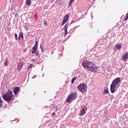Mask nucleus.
Returning a JSON list of instances; mask_svg holds the SVG:
<instances>
[{
  "label": "nucleus",
  "mask_w": 128,
  "mask_h": 128,
  "mask_svg": "<svg viewBox=\"0 0 128 128\" xmlns=\"http://www.w3.org/2000/svg\"><path fill=\"white\" fill-rule=\"evenodd\" d=\"M15 38L17 40H18V34H15Z\"/></svg>",
  "instance_id": "bb28decb"
},
{
  "label": "nucleus",
  "mask_w": 128,
  "mask_h": 128,
  "mask_svg": "<svg viewBox=\"0 0 128 128\" xmlns=\"http://www.w3.org/2000/svg\"><path fill=\"white\" fill-rule=\"evenodd\" d=\"M84 114H86V111L84 110V108H82L80 110L79 116H84Z\"/></svg>",
  "instance_id": "0eeeda50"
},
{
  "label": "nucleus",
  "mask_w": 128,
  "mask_h": 128,
  "mask_svg": "<svg viewBox=\"0 0 128 128\" xmlns=\"http://www.w3.org/2000/svg\"><path fill=\"white\" fill-rule=\"evenodd\" d=\"M78 28V26L76 27L75 28Z\"/></svg>",
  "instance_id": "4c0bfd02"
},
{
  "label": "nucleus",
  "mask_w": 128,
  "mask_h": 128,
  "mask_svg": "<svg viewBox=\"0 0 128 128\" xmlns=\"http://www.w3.org/2000/svg\"><path fill=\"white\" fill-rule=\"evenodd\" d=\"M38 50H34V49H32V54H35L36 52Z\"/></svg>",
  "instance_id": "b1692460"
},
{
  "label": "nucleus",
  "mask_w": 128,
  "mask_h": 128,
  "mask_svg": "<svg viewBox=\"0 0 128 128\" xmlns=\"http://www.w3.org/2000/svg\"><path fill=\"white\" fill-rule=\"evenodd\" d=\"M38 41H36V44H35V45L34 46L38 47Z\"/></svg>",
  "instance_id": "c85d7f7f"
},
{
  "label": "nucleus",
  "mask_w": 128,
  "mask_h": 128,
  "mask_svg": "<svg viewBox=\"0 0 128 128\" xmlns=\"http://www.w3.org/2000/svg\"><path fill=\"white\" fill-rule=\"evenodd\" d=\"M72 24V23H70V24Z\"/></svg>",
  "instance_id": "58836bf2"
},
{
  "label": "nucleus",
  "mask_w": 128,
  "mask_h": 128,
  "mask_svg": "<svg viewBox=\"0 0 128 128\" xmlns=\"http://www.w3.org/2000/svg\"><path fill=\"white\" fill-rule=\"evenodd\" d=\"M64 30V36H66L67 34H68V30Z\"/></svg>",
  "instance_id": "5701e85b"
},
{
  "label": "nucleus",
  "mask_w": 128,
  "mask_h": 128,
  "mask_svg": "<svg viewBox=\"0 0 128 128\" xmlns=\"http://www.w3.org/2000/svg\"><path fill=\"white\" fill-rule=\"evenodd\" d=\"M76 0H70V4H68V6H70L72 4H74V2Z\"/></svg>",
  "instance_id": "2eb2a0df"
},
{
  "label": "nucleus",
  "mask_w": 128,
  "mask_h": 128,
  "mask_svg": "<svg viewBox=\"0 0 128 128\" xmlns=\"http://www.w3.org/2000/svg\"><path fill=\"white\" fill-rule=\"evenodd\" d=\"M40 49L42 52H44V48L42 47V45L40 46Z\"/></svg>",
  "instance_id": "393cba45"
},
{
  "label": "nucleus",
  "mask_w": 128,
  "mask_h": 128,
  "mask_svg": "<svg viewBox=\"0 0 128 128\" xmlns=\"http://www.w3.org/2000/svg\"><path fill=\"white\" fill-rule=\"evenodd\" d=\"M78 98V94L76 92H72L68 95L67 99L66 100V102H70L71 100H74Z\"/></svg>",
  "instance_id": "20e7f679"
},
{
  "label": "nucleus",
  "mask_w": 128,
  "mask_h": 128,
  "mask_svg": "<svg viewBox=\"0 0 128 128\" xmlns=\"http://www.w3.org/2000/svg\"><path fill=\"white\" fill-rule=\"evenodd\" d=\"M36 78V77H32V78Z\"/></svg>",
  "instance_id": "e433bc0d"
},
{
  "label": "nucleus",
  "mask_w": 128,
  "mask_h": 128,
  "mask_svg": "<svg viewBox=\"0 0 128 128\" xmlns=\"http://www.w3.org/2000/svg\"><path fill=\"white\" fill-rule=\"evenodd\" d=\"M20 88L18 86H16L14 88L13 92L15 96H16V94H18V92H20Z\"/></svg>",
  "instance_id": "423d86ee"
},
{
  "label": "nucleus",
  "mask_w": 128,
  "mask_h": 128,
  "mask_svg": "<svg viewBox=\"0 0 128 128\" xmlns=\"http://www.w3.org/2000/svg\"><path fill=\"white\" fill-rule=\"evenodd\" d=\"M66 21H63V22L62 24V26H64V24H66Z\"/></svg>",
  "instance_id": "2f4dec72"
},
{
  "label": "nucleus",
  "mask_w": 128,
  "mask_h": 128,
  "mask_svg": "<svg viewBox=\"0 0 128 128\" xmlns=\"http://www.w3.org/2000/svg\"><path fill=\"white\" fill-rule=\"evenodd\" d=\"M91 16H92V18H93V16H92V14H91Z\"/></svg>",
  "instance_id": "c9c22d12"
},
{
  "label": "nucleus",
  "mask_w": 128,
  "mask_h": 128,
  "mask_svg": "<svg viewBox=\"0 0 128 128\" xmlns=\"http://www.w3.org/2000/svg\"><path fill=\"white\" fill-rule=\"evenodd\" d=\"M24 66V64H22V62H20L18 64V70L19 72H20V70H22V66Z\"/></svg>",
  "instance_id": "9d476101"
},
{
  "label": "nucleus",
  "mask_w": 128,
  "mask_h": 128,
  "mask_svg": "<svg viewBox=\"0 0 128 128\" xmlns=\"http://www.w3.org/2000/svg\"><path fill=\"white\" fill-rule=\"evenodd\" d=\"M38 41H36V44H35V45L34 46L38 47Z\"/></svg>",
  "instance_id": "c756f323"
},
{
  "label": "nucleus",
  "mask_w": 128,
  "mask_h": 128,
  "mask_svg": "<svg viewBox=\"0 0 128 128\" xmlns=\"http://www.w3.org/2000/svg\"><path fill=\"white\" fill-rule=\"evenodd\" d=\"M128 58V52L126 53L124 56H123V60H126Z\"/></svg>",
  "instance_id": "f8f14e48"
},
{
  "label": "nucleus",
  "mask_w": 128,
  "mask_h": 128,
  "mask_svg": "<svg viewBox=\"0 0 128 128\" xmlns=\"http://www.w3.org/2000/svg\"><path fill=\"white\" fill-rule=\"evenodd\" d=\"M78 88L79 89L80 92H82V94H86V84L84 83L80 84L78 86Z\"/></svg>",
  "instance_id": "39448f33"
},
{
  "label": "nucleus",
  "mask_w": 128,
  "mask_h": 128,
  "mask_svg": "<svg viewBox=\"0 0 128 128\" xmlns=\"http://www.w3.org/2000/svg\"><path fill=\"white\" fill-rule=\"evenodd\" d=\"M32 62H36V59L34 58L32 59Z\"/></svg>",
  "instance_id": "473e14b6"
},
{
  "label": "nucleus",
  "mask_w": 128,
  "mask_h": 128,
  "mask_svg": "<svg viewBox=\"0 0 128 128\" xmlns=\"http://www.w3.org/2000/svg\"><path fill=\"white\" fill-rule=\"evenodd\" d=\"M68 20V15L66 14L64 18V20H63L64 22L65 21V22H66Z\"/></svg>",
  "instance_id": "9b49d317"
},
{
  "label": "nucleus",
  "mask_w": 128,
  "mask_h": 128,
  "mask_svg": "<svg viewBox=\"0 0 128 128\" xmlns=\"http://www.w3.org/2000/svg\"><path fill=\"white\" fill-rule=\"evenodd\" d=\"M16 122V124L17 122H18V119L16 118L15 120H12V122Z\"/></svg>",
  "instance_id": "a878e982"
},
{
  "label": "nucleus",
  "mask_w": 128,
  "mask_h": 128,
  "mask_svg": "<svg viewBox=\"0 0 128 128\" xmlns=\"http://www.w3.org/2000/svg\"><path fill=\"white\" fill-rule=\"evenodd\" d=\"M120 82V78L118 77L115 78L112 82V84H110V92L112 94H114V92L116 86Z\"/></svg>",
  "instance_id": "7ed1b4c3"
},
{
  "label": "nucleus",
  "mask_w": 128,
  "mask_h": 128,
  "mask_svg": "<svg viewBox=\"0 0 128 128\" xmlns=\"http://www.w3.org/2000/svg\"><path fill=\"white\" fill-rule=\"evenodd\" d=\"M32 50H38V46H34V47L32 48Z\"/></svg>",
  "instance_id": "cd10ccee"
},
{
  "label": "nucleus",
  "mask_w": 128,
  "mask_h": 128,
  "mask_svg": "<svg viewBox=\"0 0 128 128\" xmlns=\"http://www.w3.org/2000/svg\"><path fill=\"white\" fill-rule=\"evenodd\" d=\"M2 102H4L2 100V97L0 96V108H2Z\"/></svg>",
  "instance_id": "4468645a"
},
{
  "label": "nucleus",
  "mask_w": 128,
  "mask_h": 128,
  "mask_svg": "<svg viewBox=\"0 0 128 128\" xmlns=\"http://www.w3.org/2000/svg\"><path fill=\"white\" fill-rule=\"evenodd\" d=\"M14 94H12V91L11 90H8V91L2 96V98L7 102H10L12 100V96Z\"/></svg>",
  "instance_id": "f03ea898"
},
{
  "label": "nucleus",
  "mask_w": 128,
  "mask_h": 128,
  "mask_svg": "<svg viewBox=\"0 0 128 128\" xmlns=\"http://www.w3.org/2000/svg\"><path fill=\"white\" fill-rule=\"evenodd\" d=\"M68 24L66 23L64 26V30H68Z\"/></svg>",
  "instance_id": "ddd939ff"
},
{
  "label": "nucleus",
  "mask_w": 128,
  "mask_h": 128,
  "mask_svg": "<svg viewBox=\"0 0 128 128\" xmlns=\"http://www.w3.org/2000/svg\"><path fill=\"white\" fill-rule=\"evenodd\" d=\"M20 40V36H19V37H18V40Z\"/></svg>",
  "instance_id": "72a5a7b5"
},
{
  "label": "nucleus",
  "mask_w": 128,
  "mask_h": 128,
  "mask_svg": "<svg viewBox=\"0 0 128 128\" xmlns=\"http://www.w3.org/2000/svg\"><path fill=\"white\" fill-rule=\"evenodd\" d=\"M8 58H6L4 62V64L6 66H8Z\"/></svg>",
  "instance_id": "6ab92c4d"
},
{
  "label": "nucleus",
  "mask_w": 128,
  "mask_h": 128,
  "mask_svg": "<svg viewBox=\"0 0 128 128\" xmlns=\"http://www.w3.org/2000/svg\"><path fill=\"white\" fill-rule=\"evenodd\" d=\"M44 60L40 58V56H39L36 60V63L39 64H42Z\"/></svg>",
  "instance_id": "6e6552de"
},
{
  "label": "nucleus",
  "mask_w": 128,
  "mask_h": 128,
  "mask_svg": "<svg viewBox=\"0 0 128 128\" xmlns=\"http://www.w3.org/2000/svg\"><path fill=\"white\" fill-rule=\"evenodd\" d=\"M52 116H56V113L53 112V113L52 114Z\"/></svg>",
  "instance_id": "7c9ffc66"
},
{
  "label": "nucleus",
  "mask_w": 128,
  "mask_h": 128,
  "mask_svg": "<svg viewBox=\"0 0 128 128\" xmlns=\"http://www.w3.org/2000/svg\"><path fill=\"white\" fill-rule=\"evenodd\" d=\"M30 0H26V4H28V6H30Z\"/></svg>",
  "instance_id": "a211bd4d"
},
{
  "label": "nucleus",
  "mask_w": 128,
  "mask_h": 128,
  "mask_svg": "<svg viewBox=\"0 0 128 128\" xmlns=\"http://www.w3.org/2000/svg\"><path fill=\"white\" fill-rule=\"evenodd\" d=\"M103 94H108V90H104Z\"/></svg>",
  "instance_id": "dca6fc26"
},
{
  "label": "nucleus",
  "mask_w": 128,
  "mask_h": 128,
  "mask_svg": "<svg viewBox=\"0 0 128 128\" xmlns=\"http://www.w3.org/2000/svg\"><path fill=\"white\" fill-rule=\"evenodd\" d=\"M76 80V77H74V78L72 79V81H71L72 84H74V80Z\"/></svg>",
  "instance_id": "aec40b11"
},
{
  "label": "nucleus",
  "mask_w": 128,
  "mask_h": 128,
  "mask_svg": "<svg viewBox=\"0 0 128 128\" xmlns=\"http://www.w3.org/2000/svg\"><path fill=\"white\" fill-rule=\"evenodd\" d=\"M82 66L84 68H87L90 72H96L98 67L94 66L92 62L84 60L82 62Z\"/></svg>",
  "instance_id": "f257e3e1"
},
{
  "label": "nucleus",
  "mask_w": 128,
  "mask_h": 128,
  "mask_svg": "<svg viewBox=\"0 0 128 128\" xmlns=\"http://www.w3.org/2000/svg\"><path fill=\"white\" fill-rule=\"evenodd\" d=\"M26 52V49L24 50V52Z\"/></svg>",
  "instance_id": "f704fd0d"
},
{
  "label": "nucleus",
  "mask_w": 128,
  "mask_h": 128,
  "mask_svg": "<svg viewBox=\"0 0 128 128\" xmlns=\"http://www.w3.org/2000/svg\"><path fill=\"white\" fill-rule=\"evenodd\" d=\"M19 36L21 38L22 40L24 38V34L22 33H20Z\"/></svg>",
  "instance_id": "4be33fe9"
},
{
  "label": "nucleus",
  "mask_w": 128,
  "mask_h": 128,
  "mask_svg": "<svg viewBox=\"0 0 128 128\" xmlns=\"http://www.w3.org/2000/svg\"><path fill=\"white\" fill-rule=\"evenodd\" d=\"M34 54H36V56H40V53H38V50H36V52H35V53H34Z\"/></svg>",
  "instance_id": "f3484780"
},
{
  "label": "nucleus",
  "mask_w": 128,
  "mask_h": 128,
  "mask_svg": "<svg viewBox=\"0 0 128 128\" xmlns=\"http://www.w3.org/2000/svg\"><path fill=\"white\" fill-rule=\"evenodd\" d=\"M122 43H119L116 46V50H120L122 49Z\"/></svg>",
  "instance_id": "1a4fd4ad"
},
{
  "label": "nucleus",
  "mask_w": 128,
  "mask_h": 128,
  "mask_svg": "<svg viewBox=\"0 0 128 128\" xmlns=\"http://www.w3.org/2000/svg\"><path fill=\"white\" fill-rule=\"evenodd\" d=\"M34 66V64H30V66H28V70H30V68H32V66Z\"/></svg>",
  "instance_id": "412c9836"
}]
</instances>
